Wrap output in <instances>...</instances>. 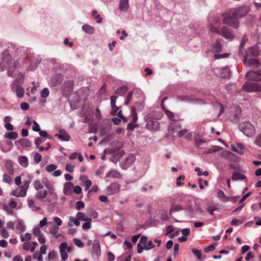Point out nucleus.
<instances>
[{
	"label": "nucleus",
	"mask_w": 261,
	"mask_h": 261,
	"mask_svg": "<svg viewBox=\"0 0 261 261\" xmlns=\"http://www.w3.org/2000/svg\"><path fill=\"white\" fill-rule=\"evenodd\" d=\"M21 51H17L18 55L11 58L10 53L8 50L4 51L2 54L0 60L1 67L3 70L6 69L8 70V74L10 76H14V72L16 69L22 65L25 62L27 55Z\"/></svg>",
	"instance_id": "nucleus-1"
},
{
	"label": "nucleus",
	"mask_w": 261,
	"mask_h": 261,
	"mask_svg": "<svg viewBox=\"0 0 261 261\" xmlns=\"http://www.w3.org/2000/svg\"><path fill=\"white\" fill-rule=\"evenodd\" d=\"M246 77L249 80L261 81V74L259 71H250L246 73ZM243 89L248 92H261V83L246 82L243 86Z\"/></svg>",
	"instance_id": "nucleus-2"
},
{
	"label": "nucleus",
	"mask_w": 261,
	"mask_h": 261,
	"mask_svg": "<svg viewBox=\"0 0 261 261\" xmlns=\"http://www.w3.org/2000/svg\"><path fill=\"white\" fill-rule=\"evenodd\" d=\"M239 128L245 136L248 137L253 136L256 132L254 126L247 121L241 123Z\"/></svg>",
	"instance_id": "nucleus-3"
},
{
	"label": "nucleus",
	"mask_w": 261,
	"mask_h": 261,
	"mask_svg": "<svg viewBox=\"0 0 261 261\" xmlns=\"http://www.w3.org/2000/svg\"><path fill=\"white\" fill-rule=\"evenodd\" d=\"M28 179L23 180V185L18 187L19 191L21 197H24L27 195V192L29 187V185L33 179V175L28 174H27Z\"/></svg>",
	"instance_id": "nucleus-4"
},
{
	"label": "nucleus",
	"mask_w": 261,
	"mask_h": 261,
	"mask_svg": "<svg viewBox=\"0 0 261 261\" xmlns=\"http://www.w3.org/2000/svg\"><path fill=\"white\" fill-rule=\"evenodd\" d=\"M146 127L152 131H158L160 128V123L156 120L149 119V115L145 117Z\"/></svg>",
	"instance_id": "nucleus-5"
},
{
	"label": "nucleus",
	"mask_w": 261,
	"mask_h": 261,
	"mask_svg": "<svg viewBox=\"0 0 261 261\" xmlns=\"http://www.w3.org/2000/svg\"><path fill=\"white\" fill-rule=\"evenodd\" d=\"M136 156L134 154H129L120 164V166L123 169H126L134 163Z\"/></svg>",
	"instance_id": "nucleus-6"
},
{
	"label": "nucleus",
	"mask_w": 261,
	"mask_h": 261,
	"mask_svg": "<svg viewBox=\"0 0 261 261\" xmlns=\"http://www.w3.org/2000/svg\"><path fill=\"white\" fill-rule=\"evenodd\" d=\"M100 254L101 251L100 243L97 240H95L93 243L91 255L94 259H97L100 255Z\"/></svg>",
	"instance_id": "nucleus-7"
},
{
	"label": "nucleus",
	"mask_w": 261,
	"mask_h": 261,
	"mask_svg": "<svg viewBox=\"0 0 261 261\" xmlns=\"http://www.w3.org/2000/svg\"><path fill=\"white\" fill-rule=\"evenodd\" d=\"M42 182L43 185L46 188V189L48 190V192L50 195L54 196L55 199H58V195L55 192V189L53 184L49 181L47 178L44 177L42 179Z\"/></svg>",
	"instance_id": "nucleus-8"
},
{
	"label": "nucleus",
	"mask_w": 261,
	"mask_h": 261,
	"mask_svg": "<svg viewBox=\"0 0 261 261\" xmlns=\"http://www.w3.org/2000/svg\"><path fill=\"white\" fill-rule=\"evenodd\" d=\"M238 17H236L232 14V16H229L223 19V22L224 24L231 26L234 28H237L239 26Z\"/></svg>",
	"instance_id": "nucleus-9"
},
{
	"label": "nucleus",
	"mask_w": 261,
	"mask_h": 261,
	"mask_svg": "<svg viewBox=\"0 0 261 261\" xmlns=\"http://www.w3.org/2000/svg\"><path fill=\"white\" fill-rule=\"evenodd\" d=\"M250 11L249 7L247 6H243L239 7L233 12V14L236 17L241 18L245 16Z\"/></svg>",
	"instance_id": "nucleus-10"
},
{
	"label": "nucleus",
	"mask_w": 261,
	"mask_h": 261,
	"mask_svg": "<svg viewBox=\"0 0 261 261\" xmlns=\"http://www.w3.org/2000/svg\"><path fill=\"white\" fill-rule=\"evenodd\" d=\"M120 188L119 184L114 182L108 186L105 189V193L108 195H113L118 193Z\"/></svg>",
	"instance_id": "nucleus-11"
},
{
	"label": "nucleus",
	"mask_w": 261,
	"mask_h": 261,
	"mask_svg": "<svg viewBox=\"0 0 261 261\" xmlns=\"http://www.w3.org/2000/svg\"><path fill=\"white\" fill-rule=\"evenodd\" d=\"M219 35L224 37L226 39L230 41H232L234 39V35L231 31L226 27L222 28L221 30V34Z\"/></svg>",
	"instance_id": "nucleus-12"
},
{
	"label": "nucleus",
	"mask_w": 261,
	"mask_h": 261,
	"mask_svg": "<svg viewBox=\"0 0 261 261\" xmlns=\"http://www.w3.org/2000/svg\"><path fill=\"white\" fill-rule=\"evenodd\" d=\"M63 81V77L60 74H56L52 76L49 80V85L51 87H56L61 84Z\"/></svg>",
	"instance_id": "nucleus-13"
},
{
	"label": "nucleus",
	"mask_w": 261,
	"mask_h": 261,
	"mask_svg": "<svg viewBox=\"0 0 261 261\" xmlns=\"http://www.w3.org/2000/svg\"><path fill=\"white\" fill-rule=\"evenodd\" d=\"M258 51L255 47H250L247 51L246 55L244 57L243 62L245 64L247 63V60L249 57H256L258 55Z\"/></svg>",
	"instance_id": "nucleus-14"
},
{
	"label": "nucleus",
	"mask_w": 261,
	"mask_h": 261,
	"mask_svg": "<svg viewBox=\"0 0 261 261\" xmlns=\"http://www.w3.org/2000/svg\"><path fill=\"white\" fill-rule=\"evenodd\" d=\"M55 136L57 137L59 139L64 141H68L70 140V135L63 129H60L58 134H56Z\"/></svg>",
	"instance_id": "nucleus-15"
},
{
	"label": "nucleus",
	"mask_w": 261,
	"mask_h": 261,
	"mask_svg": "<svg viewBox=\"0 0 261 261\" xmlns=\"http://www.w3.org/2000/svg\"><path fill=\"white\" fill-rule=\"evenodd\" d=\"M180 128V125L179 123L176 121H173L169 125L168 131L170 133L173 134L177 132Z\"/></svg>",
	"instance_id": "nucleus-16"
},
{
	"label": "nucleus",
	"mask_w": 261,
	"mask_h": 261,
	"mask_svg": "<svg viewBox=\"0 0 261 261\" xmlns=\"http://www.w3.org/2000/svg\"><path fill=\"white\" fill-rule=\"evenodd\" d=\"M184 207L180 204L178 203H172L170 206L169 211V215H172V214L183 211Z\"/></svg>",
	"instance_id": "nucleus-17"
},
{
	"label": "nucleus",
	"mask_w": 261,
	"mask_h": 261,
	"mask_svg": "<svg viewBox=\"0 0 261 261\" xmlns=\"http://www.w3.org/2000/svg\"><path fill=\"white\" fill-rule=\"evenodd\" d=\"M117 96L113 95L111 97V113L112 115H115L118 110V108L116 106V101Z\"/></svg>",
	"instance_id": "nucleus-18"
},
{
	"label": "nucleus",
	"mask_w": 261,
	"mask_h": 261,
	"mask_svg": "<svg viewBox=\"0 0 261 261\" xmlns=\"http://www.w3.org/2000/svg\"><path fill=\"white\" fill-rule=\"evenodd\" d=\"M121 174L117 170L112 169L110 170L106 175V178H120Z\"/></svg>",
	"instance_id": "nucleus-19"
},
{
	"label": "nucleus",
	"mask_w": 261,
	"mask_h": 261,
	"mask_svg": "<svg viewBox=\"0 0 261 261\" xmlns=\"http://www.w3.org/2000/svg\"><path fill=\"white\" fill-rule=\"evenodd\" d=\"M11 89L13 91L16 92V94L18 97L21 98L23 96L24 90L21 86H17L15 88V86L12 85L11 86Z\"/></svg>",
	"instance_id": "nucleus-20"
},
{
	"label": "nucleus",
	"mask_w": 261,
	"mask_h": 261,
	"mask_svg": "<svg viewBox=\"0 0 261 261\" xmlns=\"http://www.w3.org/2000/svg\"><path fill=\"white\" fill-rule=\"evenodd\" d=\"M241 116V110L240 108H237L235 110V114L232 115L230 119L231 121L234 123H237L239 121Z\"/></svg>",
	"instance_id": "nucleus-21"
},
{
	"label": "nucleus",
	"mask_w": 261,
	"mask_h": 261,
	"mask_svg": "<svg viewBox=\"0 0 261 261\" xmlns=\"http://www.w3.org/2000/svg\"><path fill=\"white\" fill-rule=\"evenodd\" d=\"M73 184L71 182H67L64 184L63 192L66 195H69L72 193Z\"/></svg>",
	"instance_id": "nucleus-22"
},
{
	"label": "nucleus",
	"mask_w": 261,
	"mask_h": 261,
	"mask_svg": "<svg viewBox=\"0 0 261 261\" xmlns=\"http://www.w3.org/2000/svg\"><path fill=\"white\" fill-rule=\"evenodd\" d=\"M82 30L86 33L92 35L95 32V28L89 24H84L82 26Z\"/></svg>",
	"instance_id": "nucleus-23"
},
{
	"label": "nucleus",
	"mask_w": 261,
	"mask_h": 261,
	"mask_svg": "<svg viewBox=\"0 0 261 261\" xmlns=\"http://www.w3.org/2000/svg\"><path fill=\"white\" fill-rule=\"evenodd\" d=\"M184 210L186 214L189 217H193L194 216V209L190 204H187L184 207Z\"/></svg>",
	"instance_id": "nucleus-24"
},
{
	"label": "nucleus",
	"mask_w": 261,
	"mask_h": 261,
	"mask_svg": "<svg viewBox=\"0 0 261 261\" xmlns=\"http://www.w3.org/2000/svg\"><path fill=\"white\" fill-rule=\"evenodd\" d=\"M222 39L217 40L212 47V50L214 53H219L222 50V45L221 41Z\"/></svg>",
	"instance_id": "nucleus-25"
},
{
	"label": "nucleus",
	"mask_w": 261,
	"mask_h": 261,
	"mask_svg": "<svg viewBox=\"0 0 261 261\" xmlns=\"http://www.w3.org/2000/svg\"><path fill=\"white\" fill-rule=\"evenodd\" d=\"M220 76L222 78H228L230 76V70L228 67H224L222 68L220 73Z\"/></svg>",
	"instance_id": "nucleus-26"
},
{
	"label": "nucleus",
	"mask_w": 261,
	"mask_h": 261,
	"mask_svg": "<svg viewBox=\"0 0 261 261\" xmlns=\"http://www.w3.org/2000/svg\"><path fill=\"white\" fill-rule=\"evenodd\" d=\"M69 221L68 223V226L69 227L73 226V225H75L76 226H78L80 225V220L76 218H75L72 216H70L69 217Z\"/></svg>",
	"instance_id": "nucleus-27"
},
{
	"label": "nucleus",
	"mask_w": 261,
	"mask_h": 261,
	"mask_svg": "<svg viewBox=\"0 0 261 261\" xmlns=\"http://www.w3.org/2000/svg\"><path fill=\"white\" fill-rule=\"evenodd\" d=\"M246 65H247L248 66L251 68H256L258 67L259 64L256 59H249L248 61H247V63Z\"/></svg>",
	"instance_id": "nucleus-28"
},
{
	"label": "nucleus",
	"mask_w": 261,
	"mask_h": 261,
	"mask_svg": "<svg viewBox=\"0 0 261 261\" xmlns=\"http://www.w3.org/2000/svg\"><path fill=\"white\" fill-rule=\"evenodd\" d=\"M128 0H120L119 2V9L121 11H126L128 9Z\"/></svg>",
	"instance_id": "nucleus-29"
},
{
	"label": "nucleus",
	"mask_w": 261,
	"mask_h": 261,
	"mask_svg": "<svg viewBox=\"0 0 261 261\" xmlns=\"http://www.w3.org/2000/svg\"><path fill=\"white\" fill-rule=\"evenodd\" d=\"M18 162L19 164L23 167H27L28 166V159L26 156H19Z\"/></svg>",
	"instance_id": "nucleus-30"
},
{
	"label": "nucleus",
	"mask_w": 261,
	"mask_h": 261,
	"mask_svg": "<svg viewBox=\"0 0 261 261\" xmlns=\"http://www.w3.org/2000/svg\"><path fill=\"white\" fill-rule=\"evenodd\" d=\"M177 99L178 100L182 102L190 103L193 102L194 100L188 95H179L177 97Z\"/></svg>",
	"instance_id": "nucleus-31"
},
{
	"label": "nucleus",
	"mask_w": 261,
	"mask_h": 261,
	"mask_svg": "<svg viewBox=\"0 0 261 261\" xmlns=\"http://www.w3.org/2000/svg\"><path fill=\"white\" fill-rule=\"evenodd\" d=\"M16 222L17 223L16 228L17 230H20L21 232H23L25 230V225L22 220L17 219Z\"/></svg>",
	"instance_id": "nucleus-32"
},
{
	"label": "nucleus",
	"mask_w": 261,
	"mask_h": 261,
	"mask_svg": "<svg viewBox=\"0 0 261 261\" xmlns=\"http://www.w3.org/2000/svg\"><path fill=\"white\" fill-rule=\"evenodd\" d=\"M5 167L8 173L10 175L14 173L12 163L11 161L8 160L6 161L5 163Z\"/></svg>",
	"instance_id": "nucleus-33"
},
{
	"label": "nucleus",
	"mask_w": 261,
	"mask_h": 261,
	"mask_svg": "<svg viewBox=\"0 0 261 261\" xmlns=\"http://www.w3.org/2000/svg\"><path fill=\"white\" fill-rule=\"evenodd\" d=\"M59 228L58 227L56 226H54L51 227L49 229L50 233L55 237L56 238H58L60 237V234L58 233Z\"/></svg>",
	"instance_id": "nucleus-34"
},
{
	"label": "nucleus",
	"mask_w": 261,
	"mask_h": 261,
	"mask_svg": "<svg viewBox=\"0 0 261 261\" xmlns=\"http://www.w3.org/2000/svg\"><path fill=\"white\" fill-rule=\"evenodd\" d=\"M28 203L29 208L32 211L37 212L40 210V208L39 207L36 205L34 201L32 199L29 200L28 201Z\"/></svg>",
	"instance_id": "nucleus-35"
},
{
	"label": "nucleus",
	"mask_w": 261,
	"mask_h": 261,
	"mask_svg": "<svg viewBox=\"0 0 261 261\" xmlns=\"http://www.w3.org/2000/svg\"><path fill=\"white\" fill-rule=\"evenodd\" d=\"M18 135L15 132H11L9 133H7L5 135V137L6 138L11 139V140H15L18 138Z\"/></svg>",
	"instance_id": "nucleus-36"
},
{
	"label": "nucleus",
	"mask_w": 261,
	"mask_h": 261,
	"mask_svg": "<svg viewBox=\"0 0 261 261\" xmlns=\"http://www.w3.org/2000/svg\"><path fill=\"white\" fill-rule=\"evenodd\" d=\"M18 142L22 147H28L31 145V142L27 139H20L18 141Z\"/></svg>",
	"instance_id": "nucleus-37"
},
{
	"label": "nucleus",
	"mask_w": 261,
	"mask_h": 261,
	"mask_svg": "<svg viewBox=\"0 0 261 261\" xmlns=\"http://www.w3.org/2000/svg\"><path fill=\"white\" fill-rule=\"evenodd\" d=\"M246 178V176L240 173L235 172L232 174V179L233 180H243Z\"/></svg>",
	"instance_id": "nucleus-38"
},
{
	"label": "nucleus",
	"mask_w": 261,
	"mask_h": 261,
	"mask_svg": "<svg viewBox=\"0 0 261 261\" xmlns=\"http://www.w3.org/2000/svg\"><path fill=\"white\" fill-rule=\"evenodd\" d=\"M20 238L21 242L30 241L32 238V234L30 233L27 232L24 234L20 233Z\"/></svg>",
	"instance_id": "nucleus-39"
},
{
	"label": "nucleus",
	"mask_w": 261,
	"mask_h": 261,
	"mask_svg": "<svg viewBox=\"0 0 261 261\" xmlns=\"http://www.w3.org/2000/svg\"><path fill=\"white\" fill-rule=\"evenodd\" d=\"M92 16L94 19L96 20L97 23H100L102 22V18L100 16V15L98 13L97 11H93L92 12Z\"/></svg>",
	"instance_id": "nucleus-40"
},
{
	"label": "nucleus",
	"mask_w": 261,
	"mask_h": 261,
	"mask_svg": "<svg viewBox=\"0 0 261 261\" xmlns=\"http://www.w3.org/2000/svg\"><path fill=\"white\" fill-rule=\"evenodd\" d=\"M167 98V97H164L163 99H162V103H163V102L164 101V100H165ZM162 108H163V109L164 110L166 115L170 118L171 119V120H172L174 117V114L171 112V111H169L167 110H166L164 107H163V106L162 105Z\"/></svg>",
	"instance_id": "nucleus-41"
},
{
	"label": "nucleus",
	"mask_w": 261,
	"mask_h": 261,
	"mask_svg": "<svg viewBox=\"0 0 261 261\" xmlns=\"http://www.w3.org/2000/svg\"><path fill=\"white\" fill-rule=\"evenodd\" d=\"M49 94V91L47 88H43L40 92V96L43 98H47Z\"/></svg>",
	"instance_id": "nucleus-42"
},
{
	"label": "nucleus",
	"mask_w": 261,
	"mask_h": 261,
	"mask_svg": "<svg viewBox=\"0 0 261 261\" xmlns=\"http://www.w3.org/2000/svg\"><path fill=\"white\" fill-rule=\"evenodd\" d=\"M47 193H48L46 190L39 191L37 193L36 197L40 199L44 198L47 195Z\"/></svg>",
	"instance_id": "nucleus-43"
},
{
	"label": "nucleus",
	"mask_w": 261,
	"mask_h": 261,
	"mask_svg": "<svg viewBox=\"0 0 261 261\" xmlns=\"http://www.w3.org/2000/svg\"><path fill=\"white\" fill-rule=\"evenodd\" d=\"M213 106L217 109L220 110V113L219 116H220L221 114H222L224 112V108L218 102H214L213 103Z\"/></svg>",
	"instance_id": "nucleus-44"
},
{
	"label": "nucleus",
	"mask_w": 261,
	"mask_h": 261,
	"mask_svg": "<svg viewBox=\"0 0 261 261\" xmlns=\"http://www.w3.org/2000/svg\"><path fill=\"white\" fill-rule=\"evenodd\" d=\"M34 188L36 190H39L43 188V185L42 182L39 180H36L34 182Z\"/></svg>",
	"instance_id": "nucleus-45"
},
{
	"label": "nucleus",
	"mask_w": 261,
	"mask_h": 261,
	"mask_svg": "<svg viewBox=\"0 0 261 261\" xmlns=\"http://www.w3.org/2000/svg\"><path fill=\"white\" fill-rule=\"evenodd\" d=\"M209 29L212 32L218 34L219 35L221 34V30H219L212 23L209 24Z\"/></svg>",
	"instance_id": "nucleus-46"
},
{
	"label": "nucleus",
	"mask_w": 261,
	"mask_h": 261,
	"mask_svg": "<svg viewBox=\"0 0 261 261\" xmlns=\"http://www.w3.org/2000/svg\"><path fill=\"white\" fill-rule=\"evenodd\" d=\"M86 222L84 223L82 225V228L84 230H87L91 228V219L89 218L86 220Z\"/></svg>",
	"instance_id": "nucleus-47"
},
{
	"label": "nucleus",
	"mask_w": 261,
	"mask_h": 261,
	"mask_svg": "<svg viewBox=\"0 0 261 261\" xmlns=\"http://www.w3.org/2000/svg\"><path fill=\"white\" fill-rule=\"evenodd\" d=\"M76 218L80 221H86L89 218H86V215L82 212H78L76 215Z\"/></svg>",
	"instance_id": "nucleus-48"
},
{
	"label": "nucleus",
	"mask_w": 261,
	"mask_h": 261,
	"mask_svg": "<svg viewBox=\"0 0 261 261\" xmlns=\"http://www.w3.org/2000/svg\"><path fill=\"white\" fill-rule=\"evenodd\" d=\"M192 251L194 255L199 259L201 258V252L200 250L193 248Z\"/></svg>",
	"instance_id": "nucleus-49"
},
{
	"label": "nucleus",
	"mask_w": 261,
	"mask_h": 261,
	"mask_svg": "<svg viewBox=\"0 0 261 261\" xmlns=\"http://www.w3.org/2000/svg\"><path fill=\"white\" fill-rule=\"evenodd\" d=\"M33 234L37 237L40 236L42 234H43L42 233H41L40 230V227L38 226H36L34 227V228L33 229Z\"/></svg>",
	"instance_id": "nucleus-50"
},
{
	"label": "nucleus",
	"mask_w": 261,
	"mask_h": 261,
	"mask_svg": "<svg viewBox=\"0 0 261 261\" xmlns=\"http://www.w3.org/2000/svg\"><path fill=\"white\" fill-rule=\"evenodd\" d=\"M45 168L48 172H51L55 171L57 168V166L51 164L46 166Z\"/></svg>",
	"instance_id": "nucleus-51"
},
{
	"label": "nucleus",
	"mask_w": 261,
	"mask_h": 261,
	"mask_svg": "<svg viewBox=\"0 0 261 261\" xmlns=\"http://www.w3.org/2000/svg\"><path fill=\"white\" fill-rule=\"evenodd\" d=\"M195 212L199 214H203V211L201 208L200 205L199 204L195 203L194 212Z\"/></svg>",
	"instance_id": "nucleus-52"
},
{
	"label": "nucleus",
	"mask_w": 261,
	"mask_h": 261,
	"mask_svg": "<svg viewBox=\"0 0 261 261\" xmlns=\"http://www.w3.org/2000/svg\"><path fill=\"white\" fill-rule=\"evenodd\" d=\"M216 243H215V244H212V245L205 247L204 249V252L205 253H207L208 252L214 250L215 249V247H216Z\"/></svg>",
	"instance_id": "nucleus-53"
},
{
	"label": "nucleus",
	"mask_w": 261,
	"mask_h": 261,
	"mask_svg": "<svg viewBox=\"0 0 261 261\" xmlns=\"http://www.w3.org/2000/svg\"><path fill=\"white\" fill-rule=\"evenodd\" d=\"M85 204L82 201H78L75 204V208L77 210H80L81 208H84Z\"/></svg>",
	"instance_id": "nucleus-54"
},
{
	"label": "nucleus",
	"mask_w": 261,
	"mask_h": 261,
	"mask_svg": "<svg viewBox=\"0 0 261 261\" xmlns=\"http://www.w3.org/2000/svg\"><path fill=\"white\" fill-rule=\"evenodd\" d=\"M73 241L74 244L79 247L83 248L84 246V243L78 239H73Z\"/></svg>",
	"instance_id": "nucleus-55"
},
{
	"label": "nucleus",
	"mask_w": 261,
	"mask_h": 261,
	"mask_svg": "<svg viewBox=\"0 0 261 261\" xmlns=\"http://www.w3.org/2000/svg\"><path fill=\"white\" fill-rule=\"evenodd\" d=\"M34 125L32 127V129L35 132H39L40 130V126L39 124L35 120L33 121Z\"/></svg>",
	"instance_id": "nucleus-56"
},
{
	"label": "nucleus",
	"mask_w": 261,
	"mask_h": 261,
	"mask_svg": "<svg viewBox=\"0 0 261 261\" xmlns=\"http://www.w3.org/2000/svg\"><path fill=\"white\" fill-rule=\"evenodd\" d=\"M145 247L146 250H148L153 248L154 247V245L152 243L151 241H149L146 243V245H145Z\"/></svg>",
	"instance_id": "nucleus-57"
},
{
	"label": "nucleus",
	"mask_w": 261,
	"mask_h": 261,
	"mask_svg": "<svg viewBox=\"0 0 261 261\" xmlns=\"http://www.w3.org/2000/svg\"><path fill=\"white\" fill-rule=\"evenodd\" d=\"M41 159V155L38 153H35L34 155V160L36 164L39 163Z\"/></svg>",
	"instance_id": "nucleus-58"
},
{
	"label": "nucleus",
	"mask_w": 261,
	"mask_h": 261,
	"mask_svg": "<svg viewBox=\"0 0 261 261\" xmlns=\"http://www.w3.org/2000/svg\"><path fill=\"white\" fill-rule=\"evenodd\" d=\"M254 143L257 146L261 147V133L256 137Z\"/></svg>",
	"instance_id": "nucleus-59"
},
{
	"label": "nucleus",
	"mask_w": 261,
	"mask_h": 261,
	"mask_svg": "<svg viewBox=\"0 0 261 261\" xmlns=\"http://www.w3.org/2000/svg\"><path fill=\"white\" fill-rule=\"evenodd\" d=\"M1 234L2 237L4 238H8L9 236V232L5 228H3L1 230Z\"/></svg>",
	"instance_id": "nucleus-60"
},
{
	"label": "nucleus",
	"mask_w": 261,
	"mask_h": 261,
	"mask_svg": "<svg viewBox=\"0 0 261 261\" xmlns=\"http://www.w3.org/2000/svg\"><path fill=\"white\" fill-rule=\"evenodd\" d=\"M3 181L6 183H10L12 181V178L9 175L5 174L3 175Z\"/></svg>",
	"instance_id": "nucleus-61"
},
{
	"label": "nucleus",
	"mask_w": 261,
	"mask_h": 261,
	"mask_svg": "<svg viewBox=\"0 0 261 261\" xmlns=\"http://www.w3.org/2000/svg\"><path fill=\"white\" fill-rule=\"evenodd\" d=\"M217 196L221 200L224 201L223 199L225 197V195L222 190H220L218 191Z\"/></svg>",
	"instance_id": "nucleus-62"
},
{
	"label": "nucleus",
	"mask_w": 261,
	"mask_h": 261,
	"mask_svg": "<svg viewBox=\"0 0 261 261\" xmlns=\"http://www.w3.org/2000/svg\"><path fill=\"white\" fill-rule=\"evenodd\" d=\"M53 220L57 225L56 226L59 227L62 224V221L60 218L58 217H55L54 218Z\"/></svg>",
	"instance_id": "nucleus-63"
},
{
	"label": "nucleus",
	"mask_w": 261,
	"mask_h": 261,
	"mask_svg": "<svg viewBox=\"0 0 261 261\" xmlns=\"http://www.w3.org/2000/svg\"><path fill=\"white\" fill-rule=\"evenodd\" d=\"M147 242V237L146 236H142L140 241L139 243L141 245H142L143 246H145V245H146Z\"/></svg>",
	"instance_id": "nucleus-64"
}]
</instances>
